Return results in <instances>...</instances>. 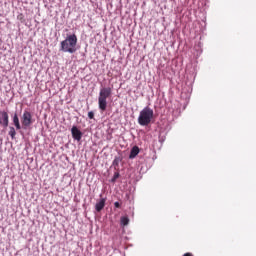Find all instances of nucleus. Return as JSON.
Returning a JSON list of instances; mask_svg holds the SVG:
<instances>
[{"instance_id": "nucleus-6", "label": "nucleus", "mask_w": 256, "mask_h": 256, "mask_svg": "<svg viewBox=\"0 0 256 256\" xmlns=\"http://www.w3.org/2000/svg\"><path fill=\"white\" fill-rule=\"evenodd\" d=\"M0 115H2V120H0L1 125H3L4 127H9V114L3 111L0 112Z\"/></svg>"}, {"instance_id": "nucleus-5", "label": "nucleus", "mask_w": 256, "mask_h": 256, "mask_svg": "<svg viewBox=\"0 0 256 256\" xmlns=\"http://www.w3.org/2000/svg\"><path fill=\"white\" fill-rule=\"evenodd\" d=\"M71 133H72V137H73V139H75V141H80L83 137V133L81 132V130H79V128H77V126L72 127Z\"/></svg>"}, {"instance_id": "nucleus-3", "label": "nucleus", "mask_w": 256, "mask_h": 256, "mask_svg": "<svg viewBox=\"0 0 256 256\" xmlns=\"http://www.w3.org/2000/svg\"><path fill=\"white\" fill-rule=\"evenodd\" d=\"M112 90L110 87L100 89L98 96V107L100 111H107V99L111 97Z\"/></svg>"}, {"instance_id": "nucleus-8", "label": "nucleus", "mask_w": 256, "mask_h": 256, "mask_svg": "<svg viewBox=\"0 0 256 256\" xmlns=\"http://www.w3.org/2000/svg\"><path fill=\"white\" fill-rule=\"evenodd\" d=\"M139 151V148L137 146H134L130 151L129 159H135V157L139 155Z\"/></svg>"}, {"instance_id": "nucleus-11", "label": "nucleus", "mask_w": 256, "mask_h": 256, "mask_svg": "<svg viewBox=\"0 0 256 256\" xmlns=\"http://www.w3.org/2000/svg\"><path fill=\"white\" fill-rule=\"evenodd\" d=\"M8 135H10L11 139H15V135H17V132L15 131L14 127H10Z\"/></svg>"}, {"instance_id": "nucleus-2", "label": "nucleus", "mask_w": 256, "mask_h": 256, "mask_svg": "<svg viewBox=\"0 0 256 256\" xmlns=\"http://www.w3.org/2000/svg\"><path fill=\"white\" fill-rule=\"evenodd\" d=\"M154 112L150 107H145L138 116V123L142 127H147L153 121Z\"/></svg>"}, {"instance_id": "nucleus-9", "label": "nucleus", "mask_w": 256, "mask_h": 256, "mask_svg": "<svg viewBox=\"0 0 256 256\" xmlns=\"http://www.w3.org/2000/svg\"><path fill=\"white\" fill-rule=\"evenodd\" d=\"M13 123L17 130L21 129V123L19 122V116L17 115V113H15L13 116Z\"/></svg>"}, {"instance_id": "nucleus-1", "label": "nucleus", "mask_w": 256, "mask_h": 256, "mask_svg": "<svg viewBox=\"0 0 256 256\" xmlns=\"http://www.w3.org/2000/svg\"><path fill=\"white\" fill-rule=\"evenodd\" d=\"M60 51H63V53H75V51H77V35H68L66 39L60 43Z\"/></svg>"}, {"instance_id": "nucleus-10", "label": "nucleus", "mask_w": 256, "mask_h": 256, "mask_svg": "<svg viewBox=\"0 0 256 256\" xmlns=\"http://www.w3.org/2000/svg\"><path fill=\"white\" fill-rule=\"evenodd\" d=\"M120 223L123 225V227H126V225H129V218L126 216L121 217Z\"/></svg>"}, {"instance_id": "nucleus-15", "label": "nucleus", "mask_w": 256, "mask_h": 256, "mask_svg": "<svg viewBox=\"0 0 256 256\" xmlns=\"http://www.w3.org/2000/svg\"><path fill=\"white\" fill-rule=\"evenodd\" d=\"M117 177H119V173L114 175V180L117 179Z\"/></svg>"}, {"instance_id": "nucleus-4", "label": "nucleus", "mask_w": 256, "mask_h": 256, "mask_svg": "<svg viewBox=\"0 0 256 256\" xmlns=\"http://www.w3.org/2000/svg\"><path fill=\"white\" fill-rule=\"evenodd\" d=\"M22 127L24 129H27V127H31L33 125V116L31 115V112L25 110L22 118H21Z\"/></svg>"}, {"instance_id": "nucleus-12", "label": "nucleus", "mask_w": 256, "mask_h": 256, "mask_svg": "<svg viewBox=\"0 0 256 256\" xmlns=\"http://www.w3.org/2000/svg\"><path fill=\"white\" fill-rule=\"evenodd\" d=\"M89 119H95V113L93 111L88 112Z\"/></svg>"}, {"instance_id": "nucleus-13", "label": "nucleus", "mask_w": 256, "mask_h": 256, "mask_svg": "<svg viewBox=\"0 0 256 256\" xmlns=\"http://www.w3.org/2000/svg\"><path fill=\"white\" fill-rule=\"evenodd\" d=\"M119 161H120L119 158H115L113 161V165H119Z\"/></svg>"}, {"instance_id": "nucleus-7", "label": "nucleus", "mask_w": 256, "mask_h": 256, "mask_svg": "<svg viewBox=\"0 0 256 256\" xmlns=\"http://www.w3.org/2000/svg\"><path fill=\"white\" fill-rule=\"evenodd\" d=\"M107 199L102 198L100 199L99 202L96 203L95 205V209L98 213H101V211H103V209L105 208V203H106Z\"/></svg>"}, {"instance_id": "nucleus-14", "label": "nucleus", "mask_w": 256, "mask_h": 256, "mask_svg": "<svg viewBox=\"0 0 256 256\" xmlns=\"http://www.w3.org/2000/svg\"><path fill=\"white\" fill-rule=\"evenodd\" d=\"M114 206L116 207V209H119V207H121V203L115 202V203H114Z\"/></svg>"}]
</instances>
